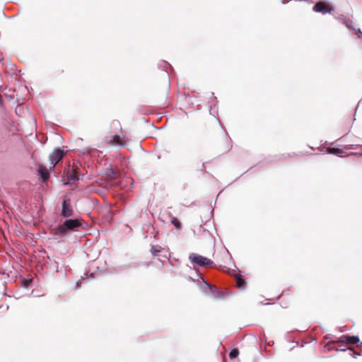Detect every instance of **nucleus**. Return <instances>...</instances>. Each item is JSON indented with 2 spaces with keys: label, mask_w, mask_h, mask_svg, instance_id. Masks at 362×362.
<instances>
[{
  "label": "nucleus",
  "mask_w": 362,
  "mask_h": 362,
  "mask_svg": "<svg viewBox=\"0 0 362 362\" xmlns=\"http://www.w3.org/2000/svg\"><path fill=\"white\" fill-rule=\"evenodd\" d=\"M81 226L79 219H67L62 224L57 226L56 228V234L59 236L64 235L70 230H74Z\"/></svg>",
  "instance_id": "f257e3e1"
},
{
  "label": "nucleus",
  "mask_w": 362,
  "mask_h": 362,
  "mask_svg": "<svg viewBox=\"0 0 362 362\" xmlns=\"http://www.w3.org/2000/svg\"><path fill=\"white\" fill-rule=\"evenodd\" d=\"M190 261L200 267L212 266L214 262L210 259L195 253H191L189 256Z\"/></svg>",
  "instance_id": "f03ea898"
},
{
  "label": "nucleus",
  "mask_w": 362,
  "mask_h": 362,
  "mask_svg": "<svg viewBox=\"0 0 362 362\" xmlns=\"http://www.w3.org/2000/svg\"><path fill=\"white\" fill-rule=\"evenodd\" d=\"M65 153L64 150L61 148H57L54 151V152L49 155V160L51 161L50 169L54 168V166L63 158Z\"/></svg>",
  "instance_id": "7ed1b4c3"
},
{
  "label": "nucleus",
  "mask_w": 362,
  "mask_h": 362,
  "mask_svg": "<svg viewBox=\"0 0 362 362\" xmlns=\"http://www.w3.org/2000/svg\"><path fill=\"white\" fill-rule=\"evenodd\" d=\"M329 3L327 1H318L313 8V10L317 13H322V14L331 13L333 9L329 6Z\"/></svg>",
  "instance_id": "20e7f679"
},
{
  "label": "nucleus",
  "mask_w": 362,
  "mask_h": 362,
  "mask_svg": "<svg viewBox=\"0 0 362 362\" xmlns=\"http://www.w3.org/2000/svg\"><path fill=\"white\" fill-rule=\"evenodd\" d=\"M61 215L64 218L71 217L74 215L70 199H64L63 200Z\"/></svg>",
  "instance_id": "39448f33"
},
{
  "label": "nucleus",
  "mask_w": 362,
  "mask_h": 362,
  "mask_svg": "<svg viewBox=\"0 0 362 362\" xmlns=\"http://www.w3.org/2000/svg\"><path fill=\"white\" fill-rule=\"evenodd\" d=\"M337 342L341 344H358L359 338L357 336L342 335Z\"/></svg>",
  "instance_id": "423d86ee"
},
{
  "label": "nucleus",
  "mask_w": 362,
  "mask_h": 362,
  "mask_svg": "<svg viewBox=\"0 0 362 362\" xmlns=\"http://www.w3.org/2000/svg\"><path fill=\"white\" fill-rule=\"evenodd\" d=\"M66 177L70 184L74 183L76 181L78 180L79 173L78 170L74 168L69 169L66 172Z\"/></svg>",
  "instance_id": "0eeeda50"
},
{
  "label": "nucleus",
  "mask_w": 362,
  "mask_h": 362,
  "mask_svg": "<svg viewBox=\"0 0 362 362\" xmlns=\"http://www.w3.org/2000/svg\"><path fill=\"white\" fill-rule=\"evenodd\" d=\"M105 174L110 180L117 179L120 176V172L115 170L111 165L105 168Z\"/></svg>",
  "instance_id": "6e6552de"
},
{
  "label": "nucleus",
  "mask_w": 362,
  "mask_h": 362,
  "mask_svg": "<svg viewBox=\"0 0 362 362\" xmlns=\"http://www.w3.org/2000/svg\"><path fill=\"white\" fill-rule=\"evenodd\" d=\"M109 143L112 146H124L125 144V137L119 135H114L110 137Z\"/></svg>",
  "instance_id": "1a4fd4ad"
},
{
  "label": "nucleus",
  "mask_w": 362,
  "mask_h": 362,
  "mask_svg": "<svg viewBox=\"0 0 362 362\" xmlns=\"http://www.w3.org/2000/svg\"><path fill=\"white\" fill-rule=\"evenodd\" d=\"M37 172H38V175L40 176V177L42 182H45L48 180V179L49 177V173L48 170L47 169V168H45L43 165H40L38 168Z\"/></svg>",
  "instance_id": "9d476101"
},
{
  "label": "nucleus",
  "mask_w": 362,
  "mask_h": 362,
  "mask_svg": "<svg viewBox=\"0 0 362 362\" xmlns=\"http://www.w3.org/2000/svg\"><path fill=\"white\" fill-rule=\"evenodd\" d=\"M327 151L329 154H334V155H336V156H340V157H342L344 153L343 150L341 148H339L329 147L327 148Z\"/></svg>",
  "instance_id": "9b49d317"
},
{
  "label": "nucleus",
  "mask_w": 362,
  "mask_h": 362,
  "mask_svg": "<svg viewBox=\"0 0 362 362\" xmlns=\"http://www.w3.org/2000/svg\"><path fill=\"white\" fill-rule=\"evenodd\" d=\"M159 68H162L168 74L169 69L173 70L171 65L165 61L162 62V63L159 64Z\"/></svg>",
  "instance_id": "f8f14e48"
},
{
  "label": "nucleus",
  "mask_w": 362,
  "mask_h": 362,
  "mask_svg": "<svg viewBox=\"0 0 362 362\" xmlns=\"http://www.w3.org/2000/svg\"><path fill=\"white\" fill-rule=\"evenodd\" d=\"M160 251H161V247L158 245H152V247L151 248V253L153 256H158V254L160 252Z\"/></svg>",
  "instance_id": "ddd939ff"
},
{
  "label": "nucleus",
  "mask_w": 362,
  "mask_h": 362,
  "mask_svg": "<svg viewBox=\"0 0 362 362\" xmlns=\"http://www.w3.org/2000/svg\"><path fill=\"white\" fill-rule=\"evenodd\" d=\"M343 24L349 30H356V28L354 27V23L351 20L346 18L343 21Z\"/></svg>",
  "instance_id": "4468645a"
},
{
  "label": "nucleus",
  "mask_w": 362,
  "mask_h": 362,
  "mask_svg": "<svg viewBox=\"0 0 362 362\" xmlns=\"http://www.w3.org/2000/svg\"><path fill=\"white\" fill-rule=\"evenodd\" d=\"M236 284L239 288H244L245 286L246 282L243 279L238 277L236 279Z\"/></svg>",
  "instance_id": "2eb2a0df"
},
{
  "label": "nucleus",
  "mask_w": 362,
  "mask_h": 362,
  "mask_svg": "<svg viewBox=\"0 0 362 362\" xmlns=\"http://www.w3.org/2000/svg\"><path fill=\"white\" fill-rule=\"evenodd\" d=\"M238 354H239L238 349L235 348V349H233L232 350H230V351L229 353V357L231 359H235L238 356Z\"/></svg>",
  "instance_id": "dca6fc26"
},
{
  "label": "nucleus",
  "mask_w": 362,
  "mask_h": 362,
  "mask_svg": "<svg viewBox=\"0 0 362 362\" xmlns=\"http://www.w3.org/2000/svg\"><path fill=\"white\" fill-rule=\"evenodd\" d=\"M171 223L174 225L176 229L181 228V223L178 221L177 218H173L171 221Z\"/></svg>",
  "instance_id": "f3484780"
},
{
  "label": "nucleus",
  "mask_w": 362,
  "mask_h": 362,
  "mask_svg": "<svg viewBox=\"0 0 362 362\" xmlns=\"http://www.w3.org/2000/svg\"><path fill=\"white\" fill-rule=\"evenodd\" d=\"M334 18L337 20H338L340 22H341L342 23H343V21H344V20L346 19V18L344 15H342V14L336 15V16H334Z\"/></svg>",
  "instance_id": "a211bd4d"
},
{
  "label": "nucleus",
  "mask_w": 362,
  "mask_h": 362,
  "mask_svg": "<svg viewBox=\"0 0 362 362\" xmlns=\"http://www.w3.org/2000/svg\"><path fill=\"white\" fill-rule=\"evenodd\" d=\"M349 350L351 351V353L349 354L350 356H353V357H356V356H360L361 354L358 353V352H356L354 351L353 349H349Z\"/></svg>",
  "instance_id": "6ab92c4d"
},
{
  "label": "nucleus",
  "mask_w": 362,
  "mask_h": 362,
  "mask_svg": "<svg viewBox=\"0 0 362 362\" xmlns=\"http://www.w3.org/2000/svg\"><path fill=\"white\" fill-rule=\"evenodd\" d=\"M356 35H357V37L358 38H362V31L361 30V29H356Z\"/></svg>",
  "instance_id": "aec40b11"
},
{
  "label": "nucleus",
  "mask_w": 362,
  "mask_h": 362,
  "mask_svg": "<svg viewBox=\"0 0 362 362\" xmlns=\"http://www.w3.org/2000/svg\"><path fill=\"white\" fill-rule=\"evenodd\" d=\"M31 280H25V279H23V285L25 287H28L30 284L31 283Z\"/></svg>",
  "instance_id": "412c9836"
},
{
  "label": "nucleus",
  "mask_w": 362,
  "mask_h": 362,
  "mask_svg": "<svg viewBox=\"0 0 362 362\" xmlns=\"http://www.w3.org/2000/svg\"><path fill=\"white\" fill-rule=\"evenodd\" d=\"M82 280H83V279L79 280V281H78L76 282V288H80V287H81V283H82Z\"/></svg>",
  "instance_id": "4be33fe9"
},
{
  "label": "nucleus",
  "mask_w": 362,
  "mask_h": 362,
  "mask_svg": "<svg viewBox=\"0 0 362 362\" xmlns=\"http://www.w3.org/2000/svg\"><path fill=\"white\" fill-rule=\"evenodd\" d=\"M205 284L207 285V286L213 291L214 288L215 289L216 288L215 287H212L211 285L208 284L207 283L205 282Z\"/></svg>",
  "instance_id": "5701e85b"
},
{
  "label": "nucleus",
  "mask_w": 362,
  "mask_h": 362,
  "mask_svg": "<svg viewBox=\"0 0 362 362\" xmlns=\"http://www.w3.org/2000/svg\"><path fill=\"white\" fill-rule=\"evenodd\" d=\"M286 2H288V0H286V1L282 0V4H285V3H286Z\"/></svg>",
  "instance_id": "b1692460"
},
{
  "label": "nucleus",
  "mask_w": 362,
  "mask_h": 362,
  "mask_svg": "<svg viewBox=\"0 0 362 362\" xmlns=\"http://www.w3.org/2000/svg\"><path fill=\"white\" fill-rule=\"evenodd\" d=\"M357 346H358V347H361V346H362V342H361L360 344H358V345H357Z\"/></svg>",
  "instance_id": "393cba45"
},
{
  "label": "nucleus",
  "mask_w": 362,
  "mask_h": 362,
  "mask_svg": "<svg viewBox=\"0 0 362 362\" xmlns=\"http://www.w3.org/2000/svg\"><path fill=\"white\" fill-rule=\"evenodd\" d=\"M346 350V349H341V351H344Z\"/></svg>",
  "instance_id": "a878e982"
}]
</instances>
